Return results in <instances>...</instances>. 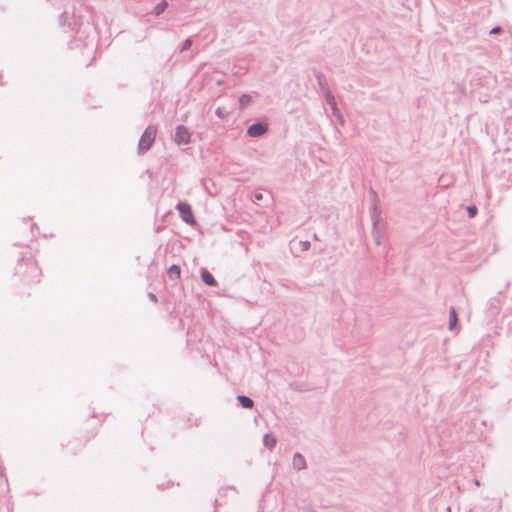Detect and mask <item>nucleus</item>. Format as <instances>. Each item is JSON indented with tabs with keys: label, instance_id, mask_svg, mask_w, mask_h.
I'll list each match as a JSON object with an SVG mask.
<instances>
[{
	"label": "nucleus",
	"instance_id": "1",
	"mask_svg": "<svg viewBox=\"0 0 512 512\" xmlns=\"http://www.w3.org/2000/svg\"><path fill=\"white\" fill-rule=\"evenodd\" d=\"M157 134V129L154 126H148L144 131L140 141H139V150L141 152H146L152 146L155 141Z\"/></svg>",
	"mask_w": 512,
	"mask_h": 512
},
{
	"label": "nucleus",
	"instance_id": "15",
	"mask_svg": "<svg viewBox=\"0 0 512 512\" xmlns=\"http://www.w3.org/2000/svg\"><path fill=\"white\" fill-rule=\"evenodd\" d=\"M216 114H217L220 118H223V117H224V113H223V111H222V109H221V108H218V109L216 110Z\"/></svg>",
	"mask_w": 512,
	"mask_h": 512
},
{
	"label": "nucleus",
	"instance_id": "12",
	"mask_svg": "<svg viewBox=\"0 0 512 512\" xmlns=\"http://www.w3.org/2000/svg\"><path fill=\"white\" fill-rule=\"evenodd\" d=\"M166 8H167V2L163 0L162 2H160V3L156 6V8H155V14H156V15L161 14L162 12H164V10H165Z\"/></svg>",
	"mask_w": 512,
	"mask_h": 512
},
{
	"label": "nucleus",
	"instance_id": "11",
	"mask_svg": "<svg viewBox=\"0 0 512 512\" xmlns=\"http://www.w3.org/2000/svg\"><path fill=\"white\" fill-rule=\"evenodd\" d=\"M240 107L243 109L251 103V96L244 94L239 99Z\"/></svg>",
	"mask_w": 512,
	"mask_h": 512
},
{
	"label": "nucleus",
	"instance_id": "3",
	"mask_svg": "<svg viewBox=\"0 0 512 512\" xmlns=\"http://www.w3.org/2000/svg\"><path fill=\"white\" fill-rule=\"evenodd\" d=\"M179 213L182 219L188 224H195V220L192 214V210L189 204L187 203H179L177 205Z\"/></svg>",
	"mask_w": 512,
	"mask_h": 512
},
{
	"label": "nucleus",
	"instance_id": "14",
	"mask_svg": "<svg viewBox=\"0 0 512 512\" xmlns=\"http://www.w3.org/2000/svg\"><path fill=\"white\" fill-rule=\"evenodd\" d=\"M501 32V28L500 27H495L491 30V34H498Z\"/></svg>",
	"mask_w": 512,
	"mask_h": 512
},
{
	"label": "nucleus",
	"instance_id": "17",
	"mask_svg": "<svg viewBox=\"0 0 512 512\" xmlns=\"http://www.w3.org/2000/svg\"><path fill=\"white\" fill-rule=\"evenodd\" d=\"M191 45V41L187 40L184 45V49L188 48Z\"/></svg>",
	"mask_w": 512,
	"mask_h": 512
},
{
	"label": "nucleus",
	"instance_id": "5",
	"mask_svg": "<svg viewBox=\"0 0 512 512\" xmlns=\"http://www.w3.org/2000/svg\"><path fill=\"white\" fill-rule=\"evenodd\" d=\"M203 281L209 286H216L217 282L214 277L205 269L201 271Z\"/></svg>",
	"mask_w": 512,
	"mask_h": 512
},
{
	"label": "nucleus",
	"instance_id": "4",
	"mask_svg": "<svg viewBox=\"0 0 512 512\" xmlns=\"http://www.w3.org/2000/svg\"><path fill=\"white\" fill-rule=\"evenodd\" d=\"M267 131V125L263 123H256L248 128V135L251 137H259Z\"/></svg>",
	"mask_w": 512,
	"mask_h": 512
},
{
	"label": "nucleus",
	"instance_id": "16",
	"mask_svg": "<svg viewBox=\"0 0 512 512\" xmlns=\"http://www.w3.org/2000/svg\"><path fill=\"white\" fill-rule=\"evenodd\" d=\"M149 298H150V300H151V301H153V302H156V301H157V298H156V296H155L153 293H149Z\"/></svg>",
	"mask_w": 512,
	"mask_h": 512
},
{
	"label": "nucleus",
	"instance_id": "6",
	"mask_svg": "<svg viewBox=\"0 0 512 512\" xmlns=\"http://www.w3.org/2000/svg\"><path fill=\"white\" fill-rule=\"evenodd\" d=\"M168 276L173 279H179L181 276V268L178 265H172L168 271Z\"/></svg>",
	"mask_w": 512,
	"mask_h": 512
},
{
	"label": "nucleus",
	"instance_id": "18",
	"mask_svg": "<svg viewBox=\"0 0 512 512\" xmlns=\"http://www.w3.org/2000/svg\"><path fill=\"white\" fill-rule=\"evenodd\" d=\"M329 103L331 104L332 108L335 109V102L333 99L329 100Z\"/></svg>",
	"mask_w": 512,
	"mask_h": 512
},
{
	"label": "nucleus",
	"instance_id": "13",
	"mask_svg": "<svg viewBox=\"0 0 512 512\" xmlns=\"http://www.w3.org/2000/svg\"><path fill=\"white\" fill-rule=\"evenodd\" d=\"M467 211H468L470 217H474L477 214V209L475 206H468Z\"/></svg>",
	"mask_w": 512,
	"mask_h": 512
},
{
	"label": "nucleus",
	"instance_id": "2",
	"mask_svg": "<svg viewBox=\"0 0 512 512\" xmlns=\"http://www.w3.org/2000/svg\"><path fill=\"white\" fill-rule=\"evenodd\" d=\"M191 140V134L185 126H178L175 132V142L178 145L188 144Z\"/></svg>",
	"mask_w": 512,
	"mask_h": 512
},
{
	"label": "nucleus",
	"instance_id": "7",
	"mask_svg": "<svg viewBox=\"0 0 512 512\" xmlns=\"http://www.w3.org/2000/svg\"><path fill=\"white\" fill-rule=\"evenodd\" d=\"M449 316H450L449 328H450V330H452V329H454V327L456 326L457 321H458L457 313H456L455 308H453V307L450 308Z\"/></svg>",
	"mask_w": 512,
	"mask_h": 512
},
{
	"label": "nucleus",
	"instance_id": "8",
	"mask_svg": "<svg viewBox=\"0 0 512 512\" xmlns=\"http://www.w3.org/2000/svg\"><path fill=\"white\" fill-rule=\"evenodd\" d=\"M293 465L297 469H302L305 467V459L302 455L296 454L293 458Z\"/></svg>",
	"mask_w": 512,
	"mask_h": 512
},
{
	"label": "nucleus",
	"instance_id": "9",
	"mask_svg": "<svg viewBox=\"0 0 512 512\" xmlns=\"http://www.w3.org/2000/svg\"><path fill=\"white\" fill-rule=\"evenodd\" d=\"M264 444L269 447L273 448L276 445V438L271 434H266L263 438Z\"/></svg>",
	"mask_w": 512,
	"mask_h": 512
},
{
	"label": "nucleus",
	"instance_id": "10",
	"mask_svg": "<svg viewBox=\"0 0 512 512\" xmlns=\"http://www.w3.org/2000/svg\"><path fill=\"white\" fill-rule=\"evenodd\" d=\"M238 400L242 404L244 408H252L253 407V401L247 397V396H239Z\"/></svg>",
	"mask_w": 512,
	"mask_h": 512
}]
</instances>
